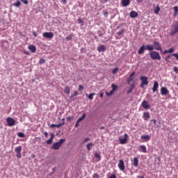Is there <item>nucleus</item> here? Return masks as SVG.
Segmentation results:
<instances>
[{"mask_svg": "<svg viewBox=\"0 0 178 178\" xmlns=\"http://www.w3.org/2000/svg\"><path fill=\"white\" fill-rule=\"evenodd\" d=\"M95 158H97L98 159H101V155H99V154H98V153H95Z\"/></svg>", "mask_w": 178, "mask_h": 178, "instance_id": "obj_43", "label": "nucleus"}, {"mask_svg": "<svg viewBox=\"0 0 178 178\" xmlns=\"http://www.w3.org/2000/svg\"><path fill=\"white\" fill-rule=\"evenodd\" d=\"M127 140H129V135L127 134H124V136H120L119 138L120 144H127Z\"/></svg>", "mask_w": 178, "mask_h": 178, "instance_id": "obj_5", "label": "nucleus"}, {"mask_svg": "<svg viewBox=\"0 0 178 178\" xmlns=\"http://www.w3.org/2000/svg\"><path fill=\"white\" fill-rule=\"evenodd\" d=\"M171 56H175V58H176L177 60H178V54H171Z\"/></svg>", "mask_w": 178, "mask_h": 178, "instance_id": "obj_45", "label": "nucleus"}, {"mask_svg": "<svg viewBox=\"0 0 178 178\" xmlns=\"http://www.w3.org/2000/svg\"><path fill=\"white\" fill-rule=\"evenodd\" d=\"M20 5H22V3L20 2V1H17L16 3H15L13 4V6H17V7L20 6Z\"/></svg>", "mask_w": 178, "mask_h": 178, "instance_id": "obj_30", "label": "nucleus"}, {"mask_svg": "<svg viewBox=\"0 0 178 178\" xmlns=\"http://www.w3.org/2000/svg\"><path fill=\"white\" fill-rule=\"evenodd\" d=\"M78 23L79 24H81V26H84V22L83 21V19H81L80 18L78 19Z\"/></svg>", "mask_w": 178, "mask_h": 178, "instance_id": "obj_35", "label": "nucleus"}, {"mask_svg": "<svg viewBox=\"0 0 178 178\" xmlns=\"http://www.w3.org/2000/svg\"><path fill=\"white\" fill-rule=\"evenodd\" d=\"M143 118L145 120H148V119H149V113L148 112L144 113Z\"/></svg>", "mask_w": 178, "mask_h": 178, "instance_id": "obj_21", "label": "nucleus"}, {"mask_svg": "<svg viewBox=\"0 0 178 178\" xmlns=\"http://www.w3.org/2000/svg\"><path fill=\"white\" fill-rule=\"evenodd\" d=\"M177 32H178V21L175 25L174 30L171 32V35H175V34L177 33Z\"/></svg>", "mask_w": 178, "mask_h": 178, "instance_id": "obj_14", "label": "nucleus"}, {"mask_svg": "<svg viewBox=\"0 0 178 178\" xmlns=\"http://www.w3.org/2000/svg\"><path fill=\"white\" fill-rule=\"evenodd\" d=\"M140 149L142 150V152L146 153L147 152V147L144 145H142L140 146Z\"/></svg>", "mask_w": 178, "mask_h": 178, "instance_id": "obj_23", "label": "nucleus"}, {"mask_svg": "<svg viewBox=\"0 0 178 178\" xmlns=\"http://www.w3.org/2000/svg\"><path fill=\"white\" fill-rule=\"evenodd\" d=\"M159 10H161V8L159 7V6H157L154 9L155 15H158L159 13Z\"/></svg>", "mask_w": 178, "mask_h": 178, "instance_id": "obj_26", "label": "nucleus"}, {"mask_svg": "<svg viewBox=\"0 0 178 178\" xmlns=\"http://www.w3.org/2000/svg\"><path fill=\"white\" fill-rule=\"evenodd\" d=\"M39 63L40 65H44V63H45V59L44 58H40V60H39Z\"/></svg>", "mask_w": 178, "mask_h": 178, "instance_id": "obj_36", "label": "nucleus"}, {"mask_svg": "<svg viewBox=\"0 0 178 178\" xmlns=\"http://www.w3.org/2000/svg\"><path fill=\"white\" fill-rule=\"evenodd\" d=\"M90 140V138H86L84 139L83 143H87Z\"/></svg>", "mask_w": 178, "mask_h": 178, "instance_id": "obj_50", "label": "nucleus"}, {"mask_svg": "<svg viewBox=\"0 0 178 178\" xmlns=\"http://www.w3.org/2000/svg\"><path fill=\"white\" fill-rule=\"evenodd\" d=\"M142 106L144 109H149L150 108L149 103H148V101L147 100H144L142 102Z\"/></svg>", "mask_w": 178, "mask_h": 178, "instance_id": "obj_10", "label": "nucleus"}, {"mask_svg": "<svg viewBox=\"0 0 178 178\" xmlns=\"http://www.w3.org/2000/svg\"><path fill=\"white\" fill-rule=\"evenodd\" d=\"M170 56H172V54L168 55V56L165 58L166 62H170V60H169V58H170Z\"/></svg>", "mask_w": 178, "mask_h": 178, "instance_id": "obj_46", "label": "nucleus"}, {"mask_svg": "<svg viewBox=\"0 0 178 178\" xmlns=\"http://www.w3.org/2000/svg\"><path fill=\"white\" fill-rule=\"evenodd\" d=\"M111 87H112V88H113V89H112L113 91H116V89L118 88V86H116V85H115V84L113 83V84L111 85Z\"/></svg>", "mask_w": 178, "mask_h": 178, "instance_id": "obj_37", "label": "nucleus"}, {"mask_svg": "<svg viewBox=\"0 0 178 178\" xmlns=\"http://www.w3.org/2000/svg\"><path fill=\"white\" fill-rule=\"evenodd\" d=\"M144 0H136V2H138L139 3H141Z\"/></svg>", "mask_w": 178, "mask_h": 178, "instance_id": "obj_57", "label": "nucleus"}, {"mask_svg": "<svg viewBox=\"0 0 178 178\" xmlns=\"http://www.w3.org/2000/svg\"><path fill=\"white\" fill-rule=\"evenodd\" d=\"M54 138H55V135H54V134H52L51 135V138H51V140H54Z\"/></svg>", "mask_w": 178, "mask_h": 178, "instance_id": "obj_54", "label": "nucleus"}, {"mask_svg": "<svg viewBox=\"0 0 178 178\" xmlns=\"http://www.w3.org/2000/svg\"><path fill=\"white\" fill-rule=\"evenodd\" d=\"M66 141V139H60L58 142L55 143L51 146L52 149H59L60 147H62V144H63Z\"/></svg>", "mask_w": 178, "mask_h": 178, "instance_id": "obj_3", "label": "nucleus"}, {"mask_svg": "<svg viewBox=\"0 0 178 178\" xmlns=\"http://www.w3.org/2000/svg\"><path fill=\"white\" fill-rule=\"evenodd\" d=\"M94 95H95V93H94V92L90 93V94L88 96V99H90V100L94 99Z\"/></svg>", "mask_w": 178, "mask_h": 178, "instance_id": "obj_27", "label": "nucleus"}, {"mask_svg": "<svg viewBox=\"0 0 178 178\" xmlns=\"http://www.w3.org/2000/svg\"><path fill=\"white\" fill-rule=\"evenodd\" d=\"M77 95H79V92H77V90H75L73 93V95H72V97H77Z\"/></svg>", "mask_w": 178, "mask_h": 178, "instance_id": "obj_39", "label": "nucleus"}, {"mask_svg": "<svg viewBox=\"0 0 178 178\" xmlns=\"http://www.w3.org/2000/svg\"><path fill=\"white\" fill-rule=\"evenodd\" d=\"M130 17H131L132 19H134L135 17H137V16H138V13L136 12V11H131L129 14Z\"/></svg>", "mask_w": 178, "mask_h": 178, "instance_id": "obj_19", "label": "nucleus"}, {"mask_svg": "<svg viewBox=\"0 0 178 178\" xmlns=\"http://www.w3.org/2000/svg\"><path fill=\"white\" fill-rule=\"evenodd\" d=\"M140 80H141L142 81L140 86L141 88H144L145 86H148V77L145 76H140Z\"/></svg>", "mask_w": 178, "mask_h": 178, "instance_id": "obj_4", "label": "nucleus"}, {"mask_svg": "<svg viewBox=\"0 0 178 178\" xmlns=\"http://www.w3.org/2000/svg\"><path fill=\"white\" fill-rule=\"evenodd\" d=\"M142 140H146V141H149L151 140V136L149 135H142Z\"/></svg>", "mask_w": 178, "mask_h": 178, "instance_id": "obj_20", "label": "nucleus"}, {"mask_svg": "<svg viewBox=\"0 0 178 178\" xmlns=\"http://www.w3.org/2000/svg\"><path fill=\"white\" fill-rule=\"evenodd\" d=\"M132 164L135 168H137L138 166V159L137 157H134L132 161Z\"/></svg>", "mask_w": 178, "mask_h": 178, "instance_id": "obj_17", "label": "nucleus"}, {"mask_svg": "<svg viewBox=\"0 0 178 178\" xmlns=\"http://www.w3.org/2000/svg\"><path fill=\"white\" fill-rule=\"evenodd\" d=\"M118 168L121 170H124V162L123 161V160L120 159L119 161Z\"/></svg>", "mask_w": 178, "mask_h": 178, "instance_id": "obj_12", "label": "nucleus"}, {"mask_svg": "<svg viewBox=\"0 0 178 178\" xmlns=\"http://www.w3.org/2000/svg\"><path fill=\"white\" fill-rule=\"evenodd\" d=\"M6 122L8 126H9L10 127H12V126H15V124H16V121H15V119L10 117H8L6 118Z\"/></svg>", "mask_w": 178, "mask_h": 178, "instance_id": "obj_6", "label": "nucleus"}, {"mask_svg": "<svg viewBox=\"0 0 178 178\" xmlns=\"http://www.w3.org/2000/svg\"><path fill=\"white\" fill-rule=\"evenodd\" d=\"M22 2H23V3H24V5H27L29 3V1L27 0H21Z\"/></svg>", "mask_w": 178, "mask_h": 178, "instance_id": "obj_47", "label": "nucleus"}, {"mask_svg": "<svg viewBox=\"0 0 178 178\" xmlns=\"http://www.w3.org/2000/svg\"><path fill=\"white\" fill-rule=\"evenodd\" d=\"M44 38H54V33L52 32H45L42 34Z\"/></svg>", "mask_w": 178, "mask_h": 178, "instance_id": "obj_9", "label": "nucleus"}, {"mask_svg": "<svg viewBox=\"0 0 178 178\" xmlns=\"http://www.w3.org/2000/svg\"><path fill=\"white\" fill-rule=\"evenodd\" d=\"M134 74H136V72H133L130 74L129 77H133V76H134Z\"/></svg>", "mask_w": 178, "mask_h": 178, "instance_id": "obj_53", "label": "nucleus"}, {"mask_svg": "<svg viewBox=\"0 0 178 178\" xmlns=\"http://www.w3.org/2000/svg\"><path fill=\"white\" fill-rule=\"evenodd\" d=\"M173 52V48H170L169 50H168V54H172Z\"/></svg>", "mask_w": 178, "mask_h": 178, "instance_id": "obj_49", "label": "nucleus"}, {"mask_svg": "<svg viewBox=\"0 0 178 178\" xmlns=\"http://www.w3.org/2000/svg\"><path fill=\"white\" fill-rule=\"evenodd\" d=\"M15 152L17 154V158H22V146L17 147L15 149Z\"/></svg>", "mask_w": 178, "mask_h": 178, "instance_id": "obj_8", "label": "nucleus"}, {"mask_svg": "<svg viewBox=\"0 0 178 178\" xmlns=\"http://www.w3.org/2000/svg\"><path fill=\"white\" fill-rule=\"evenodd\" d=\"M121 3L122 6H129L130 5V0H122Z\"/></svg>", "mask_w": 178, "mask_h": 178, "instance_id": "obj_15", "label": "nucleus"}, {"mask_svg": "<svg viewBox=\"0 0 178 178\" xmlns=\"http://www.w3.org/2000/svg\"><path fill=\"white\" fill-rule=\"evenodd\" d=\"M135 85L134 83L131 84V88L127 91V94H131V92H133V90H134Z\"/></svg>", "mask_w": 178, "mask_h": 178, "instance_id": "obj_22", "label": "nucleus"}, {"mask_svg": "<svg viewBox=\"0 0 178 178\" xmlns=\"http://www.w3.org/2000/svg\"><path fill=\"white\" fill-rule=\"evenodd\" d=\"M153 48L156 49V51H162V47L161 44L159 42L154 41L153 42Z\"/></svg>", "mask_w": 178, "mask_h": 178, "instance_id": "obj_7", "label": "nucleus"}, {"mask_svg": "<svg viewBox=\"0 0 178 178\" xmlns=\"http://www.w3.org/2000/svg\"><path fill=\"white\" fill-rule=\"evenodd\" d=\"M139 178H144V176H140L139 177Z\"/></svg>", "mask_w": 178, "mask_h": 178, "instance_id": "obj_64", "label": "nucleus"}, {"mask_svg": "<svg viewBox=\"0 0 178 178\" xmlns=\"http://www.w3.org/2000/svg\"><path fill=\"white\" fill-rule=\"evenodd\" d=\"M97 51L99 52H105V51H106V47H105L104 44H102L97 47Z\"/></svg>", "mask_w": 178, "mask_h": 178, "instance_id": "obj_16", "label": "nucleus"}, {"mask_svg": "<svg viewBox=\"0 0 178 178\" xmlns=\"http://www.w3.org/2000/svg\"><path fill=\"white\" fill-rule=\"evenodd\" d=\"M52 138H49V140H47V144L49 145V144H52Z\"/></svg>", "mask_w": 178, "mask_h": 178, "instance_id": "obj_42", "label": "nucleus"}, {"mask_svg": "<svg viewBox=\"0 0 178 178\" xmlns=\"http://www.w3.org/2000/svg\"><path fill=\"white\" fill-rule=\"evenodd\" d=\"M133 80H134V78L129 76V78L127 80V84H129L130 83H131V81H133Z\"/></svg>", "mask_w": 178, "mask_h": 178, "instance_id": "obj_34", "label": "nucleus"}, {"mask_svg": "<svg viewBox=\"0 0 178 178\" xmlns=\"http://www.w3.org/2000/svg\"><path fill=\"white\" fill-rule=\"evenodd\" d=\"M109 0H104V2H108Z\"/></svg>", "mask_w": 178, "mask_h": 178, "instance_id": "obj_63", "label": "nucleus"}, {"mask_svg": "<svg viewBox=\"0 0 178 178\" xmlns=\"http://www.w3.org/2000/svg\"><path fill=\"white\" fill-rule=\"evenodd\" d=\"M33 35H34V37H37V33H35V31L33 32Z\"/></svg>", "mask_w": 178, "mask_h": 178, "instance_id": "obj_58", "label": "nucleus"}, {"mask_svg": "<svg viewBox=\"0 0 178 178\" xmlns=\"http://www.w3.org/2000/svg\"><path fill=\"white\" fill-rule=\"evenodd\" d=\"M94 147V145L92 143H90L86 145V148L88 149V151H90L91 149V147Z\"/></svg>", "mask_w": 178, "mask_h": 178, "instance_id": "obj_24", "label": "nucleus"}, {"mask_svg": "<svg viewBox=\"0 0 178 178\" xmlns=\"http://www.w3.org/2000/svg\"><path fill=\"white\" fill-rule=\"evenodd\" d=\"M119 70V68L118 67H115L114 69H113L112 70V74H116V73H118V71Z\"/></svg>", "mask_w": 178, "mask_h": 178, "instance_id": "obj_33", "label": "nucleus"}, {"mask_svg": "<svg viewBox=\"0 0 178 178\" xmlns=\"http://www.w3.org/2000/svg\"><path fill=\"white\" fill-rule=\"evenodd\" d=\"M101 98H104V93H100Z\"/></svg>", "mask_w": 178, "mask_h": 178, "instance_id": "obj_62", "label": "nucleus"}, {"mask_svg": "<svg viewBox=\"0 0 178 178\" xmlns=\"http://www.w3.org/2000/svg\"><path fill=\"white\" fill-rule=\"evenodd\" d=\"M161 95H168V94H169V90L166 88L162 87L161 88Z\"/></svg>", "mask_w": 178, "mask_h": 178, "instance_id": "obj_11", "label": "nucleus"}, {"mask_svg": "<svg viewBox=\"0 0 178 178\" xmlns=\"http://www.w3.org/2000/svg\"><path fill=\"white\" fill-rule=\"evenodd\" d=\"M86 118V113H83V115L81 117H80L79 119H78V122H81V120H84Z\"/></svg>", "mask_w": 178, "mask_h": 178, "instance_id": "obj_29", "label": "nucleus"}, {"mask_svg": "<svg viewBox=\"0 0 178 178\" xmlns=\"http://www.w3.org/2000/svg\"><path fill=\"white\" fill-rule=\"evenodd\" d=\"M113 92H115V91L111 90V91H110L109 92H106V95H107L108 97H111V95H112L113 94Z\"/></svg>", "mask_w": 178, "mask_h": 178, "instance_id": "obj_40", "label": "nucleus"}, {"mask_svg": "<svg viewBox=\"0 0 178 178\" xmlns=\"http://www.w3.org/2000/svg\"><path fill=\"white\" fill-rule=\"evenodd\" d=\"M60 126H62V124H56V127H60Z\"/></svg>", "mask_w": 178, "mask_h": 178, "instance_id": "obj_61", "label": "nucleus"}, {"mask_svg": "<svg viewBox=\"0 0 178 178\" xmlns=\"http://www.w3.org/2000/svg\"><path fill=\"white\" fill-rule=\"evenodd\" d=\"M28 49H29V51H31V52H35V51H37V48L35 47V46L31 44L28 47Z\"/></svg>", "mask_w": 178, "mask_h": 178, "instance_id": "obj_18", "label": "nucleus"}, {"mask_svg": "<svg viewBox=\"0 0 178 178\" xmlns=\"http://www.w3.org/2000/svg\"><path fill=\"white\" fill-rule=\"evenodd\" d=\"M122 33H124V29H121L120 31L117 33L118 35H122Z\"/></svg>", "mask_w": 178, "mask_h": 178, "instance_id": "obj_38", "label": "nucleus"}, {"mask_svg": "<svg viewBox=\"0 0 178 178\" xmlns=\"http://www.w3.org/2000/svg\"><path fill=\"white\" fill-rule=\"evenodd\" d=\"M152 122H153L154 124H156V120H152Z\"/></svg>", "mask_w": 178, "mask_h": 178, "instance_id": "obj_59", "label": "nucleus"}, {"mask_svg": "<svg viewBox=\"0 0 178 178\" xmlns=\"http://www.w3.org/2000/svg\"><path fill=\"white\" fill-rule=\"evenodd\" d=\"M79 91H83V90H84V87L81 85L79 86Z\"/></svg>", "mask_w": 178, "mask_h": 178, "instance_id": "obj_44", "label": "nucleus"}, {"mask_svg": "<svg viewBox=\"0 0 178 178\" xmlns=\"http://www.w3.org/2000/svg\"><path fill=\"white\" fill-rule=\"evenodd\" d=\"M73 38V35H70L65 38L66 41H70Z\"/></svg>", "mask_w": 178, "mask_h": 178, "instance_id": "obj_31", "label": "nucleus"}, {"mask_svg": "<svg viewBox=\"0 0 178 178\" xmlns=\"http://www.w3.org/2000/svg\"><path fill=\"white\" fill-rule=\"evenodd\" d=\"M65 94H70V88L69 86L65 87Z\"/></svg>", "mask_w": 178, "mask_h": 178, "instance_id": "obj_28", "label": "nucleus"}, {"mask_svg": "<svg viewBox=\"0 0 178 178\" xmlns=\"http://www.w3.org/2000/svg\"><path fill=\"white\" fill-rule=\"evenodd\" d=\"M72 119H74V116L67 117V122H70V120H72Z\"/></svg>", "mask_w": 178, "mask_h": 178, "instance_id": "obj_41", "label": "nucleus"}, {"mask_svg": "<svg viewBox=\"0 0 178 178\" xmlns=\"http://www.w3.org/2000/svg\"><path fill=\"white\" fill-rule=\"evenodd\" d=\"M18 137H20L21 138H24L25 135L22 132H18L17 134Z\"/></svg>", "mask_w": 178, "mask_h": 178, "instance_id": "obj_32", "label": "nucleus"}, {"mask_svg": "<svg viewBox=\"0 0 178 178\" xmlns=\"http://www.w3.org/2000/svg\"><path fill=\"white\" fill-rule=\"evenodd\" d=\"M51 128L56 127V124H51Z\"/></svg>", "mask_w": 178, "mask_h": 178, "instance_id": "obj_56", "label": "nucleus"}, {"mask_svg": "<svg viewBox=\"0 0 178 178\" xmlns=\"http://www.w3.org/2000/svg\"><path fill=\"white\" fill-rule=\"evenodd\" d=\"M154 51V47L151 44H147L146 46H141L138 49V54L143 55L144 54V51Z\"/></svg>", "mask_w": 178, "mask_h": 178, "instance_id": "obj_1", "label": "nucleus"}, {"mask_svg": "<svg viewBox=\"0 0 178 178\" xmlns=\"http://www.w3.org/2000/svg\"><path fill=\"white\" fill-rule=\"evenodd\" d=\"M44 137H48V132H44Z\"/></svg>", "mask_w": 178, "mask_h": 178, "instance_id": "obj_55", "label": "nucleus"}, {"mask_svg": "<svg viewBox=\"0 0 178 178\" xmlns=\"http://www.w3.org/2000/svg\"><path fill=\"white\" fill-rule=\"evenodd\" d=\"M163 54H169L168 50H165V51H163Z\"/></svg>", "mask_w": 178, "mask_h": 178, "instance_id": "obj_60", "label": "nucleus"}, {"mask_svg": "<svg viewBox=\"0 0 178 178\" xmlns=\"http://www.w3.org/2000/svg\"><path fill=\"white\" fill-rule=\"evenodd\" d=\"M173 10H175L174 16H177V15H178V6H175L173 8Z\"/></svg>", "mask_w": 178, "mask_h": 178, "instance_id": "obj_25", "label": "nucleus"}, {"mask_svg": "<svg viewBox=\"0 0 178 178\" xmlns=\"http://www.w3.org/2000/svg\"><path fill=\"white\" fill-rule=\"evenodd\" d=\"M149 56L153 60H161V55L159 52L152 50L149 51Z\"/></svg>", "mask_w": 178, "mask_h": 178, "instance_id": "obj_2", "label": "nucleus"}, {"mask_svg": "<svg viewBox=\"0 0 178 178\" xmlns=\"http://www.w3.org/2000/svg\"><path fill=\"white\" fill-rule=\"evenodd\" d=\"M173 70L175 73H178V67H174Z\"/></svg>", "mask_w": 178, "mask_h": 178, "instance_id": "obj_48", "label": "nucleus"}, {"mask_svg": "<svg viewBox=\"0 0 178 178\" xmlns=\"http://www.w3.org/2000/svg\"><path fill=\"white\" fill-rule=\"evenodd\" d=\"M159 87V83H158V82L156 81H155L154 83L153 88H152L153 92H156Z\"/></svg>", "mask_w": 178, "mask_h": 178, "instance_id": "obj_13", "label": "nucleus"}, {"mask_svg": "<svg viewBox=\"0 0 178 178\" xmlns=\"http://www.w3.org/2000/svg\"><path fill=\"white\" fill-rule=\"evenodd\" d=\"M79 123H80V122L76 121V122L75 124V127H79Z\"/></svg>", "mask_w": 178, "mask_h": 178, "instance_id": "obj_52", "label": "nucleus"}, {"mask_svg": "<svg viewBox=\"0 0 178 178\" xmlns=\"http://www.w3.org/2000/svg\"><path fill=\"white\" fill-rule=\"evenodd\" d=\"M61 1L64 3V5H66V3H67V0H61Z\"/></svg>", "mask_w": 178, "mask_h": 178, "instance_id": "obj_51", "label": "nucleus"}]
</instances>
